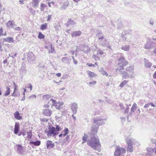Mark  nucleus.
I'll return each instance as SVG.
<instances>
[{"label":"nucleus","mask_w":156,"mask_h":156,"mask_svg":"<svg viewBox=\"0 0 156 156\" xmlns=\"http://www.w3.org/2000/svg\"><path fill=\"white\" fill-rule=\"evenodd\" d=\"M87 144L93 149L99 152L100 151L101 145L98 138L94 136H91L90 139L87 140Z\"/></svg>","instance_id":"f257e3e1"},{"label":"nucleus","mask_w":156,"mask_h":156,"mask_svg":"<svg viewBox=\"0 0 156 156\" xmlns=\"http://www.w3.org/2000/svg\"><path fill=\"white\" fill-rule=\"evenodd\" d=\"M118 59V64L116 65L115 71L116 73L120 70H123L124 69V66H126L128 62L123 57L122 54L121 53H119L117 54Z\"/></svg>","instance_id":"f03ea898"},{"label":"nucleus","mask_w":156,"mask_h":156,"mask_svg":"<svg viewBox=\"0 0 156 156\" xmlns=\"http://www.w3.org/2000/svg\"><path fill=\"white\" fill-rule=\"evenodd\" d=\"M44 132L47 133V135L48 137L51 136L55 137L56 135L58 134V133H56L55 131V128L53 126H51L49 125L48 130L45 129Z\"/></svg>","instance_id":"7ed1b4c3"},{"label":"nucleus","mask_w":156,"mask_h":156,"mask_svg":"<svg viewBox=\"0 0 156 156\" xmlns=\"http://www.w3.org/2000/svg\"><path fill=\"white\" fill-rule=\"evenodd\" d=\"M126 152V150L124 148L120 147L118 146L117 147L114 153L115 156H122Z\"/></svg>","instance_id":"20e7f679"},{"label":"nucleus","mask_w":156,"mask_h":156,"mask_svg":"<svg viewBox=\"0 0 156 156\" xmlns=\"http://www.w3.org/2000/svg\"><path fill=\"white\" fill-rule=\"evenodd\" d=\"M106 121V119H102L98 117H96L94 119V123L98 126L104 124Z\"/></svg>","instance_id":"39448f33"},{"label":"nucleus","mask_w":156,"mask_h":156,"mask_svg":"<svg viewBox=\"0 0 156 156\" xmlns=\"http://www.w3.org/2000/svg\"><path fill=\"white\" fill-rule=\"evenodd\" d=\"M99 43L101 46L106 47L112 50L111 42L107 40L105 38H104Z\"/></svg>","instance_id":"423d86ee"},{"label":"nucleus","mask_w":156,"mask_h":156,"mask_svg":"<svg viewBox=\"0 0 156 156\" xmlns=\"http://www.w3.org/2000/svg\"><path fill=\"white\" fill-rule=\"evenodd\" d=\"M126 142L127 144V151L131 152L133 151V149L132 144L133 141L131 139L127 137L126 139Z\"/></svg>","instance_id":"0eeeda50"},{"label":"nucleus","mask_w":156,"mask_h":156,"mask_svg":"<svg viewBox=\"0 0 156 156\" xmlns=\"http://www.w3.org/2000/svg\"><path fill=\"white\" fill-rule=\"evenodd\" d=\"M50 101H51L52 103V106H55L56 108L58 109H60L62 108V106L63 105V103L62 101L57 102L53 99H51Z\"/></svg>","instance_id":"6e6552de"},{"label":"nucleus","mask_w":156,"mask_h":156,"mask_svg":"<svg viewBox=\"0 0 156 156\" xmlns=\"http://www.w3.org/2000/svg\"><path fill=\"white\" fill-rule=\"evenodd\" d=\"M119 71H118L119 72ZM120 73L122 75V78L124 79H129V78H133L135 77L134 76L133 74H129L126 71L120 70Z\"/></svg>","instance_id":"1a4fd4ad"},{"label":"nucleus","mask_w":156,"mask_h":156,"mask_svg":"<svg viewBox=\"0 0 156 156\" xmlns=\"http://www.w3.org/2000/svg\"><path fill=\"white\" fill-rule=\"evenodd\" d=\"M17 147L16 151L19 154L24 156L25 155V151L23 150V147L21 145L17 144L15 146Z\"/></svg>","instance_id":"9d476101"},{"label":"nucleus","mask_w":156,"mask_h":156,"mask_svg":"<svg viewBox=\"0 0 156 156\" xmlns=\"http://www.w3.org/2000/svg\"><path fill=\"white\" fill-rule=\"evenodd\" d=\"M155 43L151 41V38H148L146 43L145 44V48L146 49L152 48L154 47Z\"/></svg>","instance_id":"9b49d317"},{"label":"nucleus","mask_w":156,"mask_h":156,"mask_svg":"<svg viewBox=\"0 0 156 156\" xmlns=\"http://www.w3.org/2000/svg\"><path fill=\"white\" fill-rule=\"evenodd\" d=\"M27 59L28 61L30 62L35 60V57L32 52H30L28 53Z\"/></svg>","instance_id":"f8f14e48"},{"label":"nucleus","mask_w":156,"mask_h":156,"mask_svg":"<svg viewBox=\"0 0 156 156\" xmlns=\"http://www.w3.org/2000/svg\"><path fill=\"white\" fill-rule=\"evenodd\" d=\"M7 27L9 28H14L16 26L13 20H9L6 23Z\"/></svg>","instance_id":"ddd939ff"},{"label":"nucleus","mask_w":156,"mask_h":156,"mask_svg":"<svg viewBox=\"0 0 156 156\" xmlns=\"http://www.w3.org/2000/svg\"><path fill=\"white\" fill-rule=\"evenodd\" d=\"M78 109L77 104L76 102H73L72 104L71 110L73 114L76 113Z\"/></svg>","instance_id":"4468645a"},{"label":"nucleus","mask_w":156,"mask_h":156,"mask_svg":"<svg viewBox=\"0 0 156 156\" xmlns=\"http://www.w3.org/2000/svg\"><path fill=\"white\" fill-rule=\"evenodd\" d=\"M46 147L47 149H50L53 148L55 146V145L52 143L51 140H48L46 143Z\"/></svg>","instance_id":"2eb2a0df"},{"label":"nucleus","mask_w":156,"mask_h":156,"mask_svg":"<svg viewBox=\"0 0 156 156\" xmlns=\"http://www.w3.org/2000/svg\"><path fill=\"white\" fill-rule=\"evenodd\" d=\"M137 107V105L135 103H134L131 108L130 112L128 115V116H131L133 114L134 112L135 111Z\"/></svg>","instance_id":"dca6fc26"},{"label":"nucleus","mask_w":156,"mask_h":156,"mask_svg":"<svg viewBox=\"0 0 156 156\" xmlns=\"http://www.w3.org/2000/svg\"><path fill=\"white\" fill-rule=\"evenodd\" d=\"M52 112L51 111L50 109H44L43 110L42 113L45 116H50Z\"/></svg>","instance_id":"f3484780"},{"label":"nucleus","mask_w":156,"mask_h":156,"mask_svg":"<svg viewBox=\"0 0 156 156\" xmlns=\"http://www.w3.org/2000/svg\"><path fill=\"white\" fill-rule=\"evenodd\" d=\"M147 154H148L151 156L154 153L156 154V147L154 149L152 148H147Z\"/></svg>","instance_id":"a211bd4d"},{"label":"nucleus","mask_w":156,"mask_h":156,"mask_svg":"<svg viewBox=\"0 0 156 156\" xmlns=\"http://www.w3.org/2000/svg\"><path fill=\"white\" fill-rule=\"evenodd\" d=\"M71 60L70 57H63L62 59V62L65 63L69 64Z\"/></svg>","instance_id":"6ab92c4d"},{"label":"nucleus","mask_w":156,"mask_h":156,"mask_svg":"<svg viewBox=\"0 0 156 156\" xmlns=\"http://www.w3.org/2000/svg\"><path fill=\"white\" fill-rule=\"evenodd\" d=\"M98 126L95 125H93L91 127V131L94 134H96L98 131Z\"/></svg>","instance_id":"aec40b11"},{"label":"nucleus","mask_w":156,"mask_h":156,"mask_svg":"<svg viewBox=\"0 0 156 156\" xmlns=\"http://www.w3.org/2000/svg\"><path fill=\"white\" fill-rule=\"evenodd\" d=\"M20 129V125L19 123L15 122L14 129V133L15 134H17L19 133Z\"/></svg>","instance_id":"412c9836"},{"label":"nucleus","mask_w":156,"mask_h":156,"mask_svg":"<svg viewBox=\"0 0 156 156\" xmlns=\"http://www.w3.org/2000/svg\"><path fill=\"white\" fill-rule=\"evenodd\" d=\"M41 143V141L39 140H36L35 141H30L29 142V144L32 147L33 145L36 146H39L40 145Z\"/></svg>","instance_id":"4be33fe9"},{"label":"nucleus","mask_w":156,"mask_h":156,"mask_svg":"<svg viewBox=\"0 0 156 156\" xmlns=\"http://www.w3.org/2000/svg\"><path fill=\"white\" fill-rule=\"evenodd\" d=\"M81 32L80 30L72 32L71 36L73 37L80 36L81 34Z\"/></svg>","instance_id":"5701e85b"},{"label":"nucleus","mask_w":156,"mask_h":156,"mask_svg":"<svg viewBox=\"0 0 156 156\" xmlns=\"http://www.w3.org/2000/svg\"><path fill=\"white\" fill-rule=\"evenodd\" d=\"M97 36L98 37V40L99 42L105 38L104 37L103 34L101 31H99Z\"/></svg>","instance_id":"b1692460"},{"label":"nucleus","mask_w":156,"mask_h":156,"mask_svg":"<svg viewBox=\"0 0 156 156\" xmlns=\"http://www.w3.org/2000/svg\"><path fill=\"white\" fill-rule=\"evenodd\" d=\"M144 66L147 68H151L152 65V63H151L148 59L146 58L144 59Z\"/></svg>","instance_id":"393cba45"},{"label":"nucleus","mask_w":156,"mask_h":156,"mask_svg":"<svg viewBox=\"0 0 156 156\" xmlns=\"http://www.w3.org/2000/svg\"><path fill=\"white\" fill-rule=\"evenodd\" d=\"M14 118L17 120H21L22 119V116L20 115L19 112L17 111L14 114Z\"/></svg>","instance_id":"a878e982"},{"label":"nucleus","mask_w":156,"mask_h":156,"mask_svg":"<svg viewBox=\"0 0 156 156\" xmlns=\"http://www.w3.org/2000/svg\"><path fill=\"white\" fill-rule=\"evenodd\" d=\"M3 39V40L5 42H8L9 43H14V41L13 40V38L10 37H9L7 38H4Z\"/></svg>","instance_id":"bb28decb"},{"label":"nucleus","mask_w":156,"mask_h":156,"mask_svg":"<svg viewBox=\"0 0 156 156\" xmlns=\"http://www.w3.org/2000/svg\"><path fill=\"white\" fill-rule=\"evenodd\" d=\"M39 3V1L38 0H32V4L34 8H37L38 7Z\"/></svg>","instance_id":"cd10ccee"},{"label":"nucleus","mask_w":156,"mask_h":156,"mask_svg":"<svg viewBox=\"0 0 156 156\" xmlns=\"http://www.w3.org/2000/svg\"><path fill=\"white\" fill-rule=\"evenodd\" d=\"M76 24V22L74 21L73 20L71 19H69L67 22V26H69L70 25L75 24Z\"/></svg>","instance_id":"c85d7f7f"},{"label":"nucleus","mask_w":156,"mask_h":156,"mask_svg":"<svg viewBox=\"0 0 156 156\" xmlns=\"http://www.w3.org/2000/svg\"><path fill=\"white\" fill-rule=\"evenodd\" d=\"M134 66H130L126 68L125 70L131 72L133 73H134Z\"/></svg>","instance_id":"c756f323"},{"label":"nucleus","mask_w":156,"mask_h":156,"mask_svg":"<svg viewBox=\"0 0 156 156\" xmlns=\"http://www.w3.org/2000/svg\"><path fill=\"white\" fill-rule=\"evenodd\" d=\"M90 51V48L87 46H84L81 51L85 53H87Z\"/></svg>","instance_id":"7c9ffc66"},{"label":"nucleus","mask_w":156,"mask_h":156,"mask_svg":"<svg viewBox=\"0 0 156 156\" xmlns=\"http://www.w3.org/2000/svg\"><path fill=\"white\" fill-rule=\"evenodd\" d=\"M87 73L89 76L90 78L94 77L97 76V74L95 73L90 71H87Z\"/></svg>","instance_id":"2f4dec72"},{"label":"nucleus","mask_w":156,"mask_h":156,"mask_svg":"<svg viewBox=\"0 0 156 156\" xmlns=\"http://www.w3.org/2000/svg\"><path fill=\"white\" fill-rule=\"evenodd\" d=\"M51 98V96L50 95L47 94L43 95L42 97V99L43 100L45 101H47Z\"/></svg>","instance_id":"473e14b6"},{"label":"nucleus","mask_w":156,"mask_h":156,"mask_svg":"<svg viewBox=\"0 0 156 156\" xmlns=\"http://www.w3.org/2000/svg\"><path fill=\"white\" fill-rule=\"evenodd\" d=\"M129 82L128 80H124L120 84L119 87L121 88H122L124 86L126 85Z\"/></svg>","instance_id":"72a5a7b5"},{"label":"nucleus","mask_w":156,"mask_h":156,"mask_svg":"<svg viewBox=\"0 0 156 156\" xmlns=\"http://www.w3.org/2000/svg\"><path fill=\"white\" fill-rule=\"evenodd\" d=\"M10 90L9 87H6V90L5 92V96H8L10 93Z\"/></svg>","instance_id":"f704fd0d"},{"label":"nucleus","mask_w":156,"mask_h":156,"mask_svg":"<svg viewBox=\"0 0 156 156\" xmlns=\"http://www.w3.org/2000/svg\"><path fill=\"white\" fill-rule=\"evenodd\" d=\"M129 45H126L121 47V49L125 51H128L129 50Z\"/></svg>","instance_id":"c9c22d12"},{"label":"nucleus","mask_w":156,"mask_h":156,"mask_svg":"<svg viewBox=\"0 0 156 156\" xmlns=\"http://www.w3.org/2000/svg\"><path fill=\"white\" fill-rule=\"evenodd\" d=\"M131 35L129 34H126V35H123L122 37L123 39L124 40L126 41H130L129 39H128V37H130Z\"/></svg>","instance_id":"e433bc0d"},{"label":"nucleus","mask_w":156,"mask_h":156,"mask_svg":"<svg viewBox=\"0 0 156 156\" xmlns=\"http://www.w3.org/2000/svg\"><path fill=\"white\" fill-rule=\"evenodd\" d=\"M47 24L46 23H44L41 25L40 29L42 30H44L47 28Z\"/></svg>","instance_id":"4c0bfd02"},{"label":"nucleus","mask_w":156,"mask_h":156,"mask_svg":"<svg viewBox=\"0 0 156 156\" xmlns=\"http://www.w3.org/2000/svg\"><path fill=\"white\" fill-rule=\"evenodd\" d=\"M27 138L28 139H31L32 135V131L31 130L27 132Z\"/></svg>","instance_id":"58836bf2"},{"label":"nucleus","mask_w":156,"mask_h":156,"mask_svg":"<svg viewBox=\"0 0 156 156\" xmlns=\"http://www.w3.org/2000/svg\"><path fill=\"white\" fill-rule=\"evenodd\" d=\"M38 38L39 39H43L44 38V36L41 32H39L38 36Z\"/></svg>","instance_id":"ea45409f"},{"label":"nucleus","mask_w":156,"mask_h":156,"mask_svg":"<svg viewBox=\"0 0 156 156\" xmlns=\"http://www.w3.org/2000/svg\"><path fill=\"white\" fill-rule=\"evenodd\" d=\"M55 126L56 127V128H55V131L56 132V133H58V131L61 130L62 129L59 126L57 125H55Z\"/></svg>","instance_id":"a19ab883"},{"label":"nucleus","mask_w":156,"mask_h":156,"mask_svg":"<svg viewBox=\"0 0 156 156\" xmlns=\"http://www.w3.org/2000/svg\"><path fill=\"white\" fill-rule=\"evenodd\" d=\"M69 131L68 129L67 128H66L63 131V132H64V133L63 134V136H65L67 135Z\"/></svg>","instance_id":"79ce46f5"},{"label":"nucleus","mask_w":156,"mask_h":156,"mask_svg":"<svg viewBox=\"0 0 156 156\" xmlns=\"http://www.w3.org/2000/svg\"><path fill=\"white\" fill-rule=\"evenodd\" d=\"M51 50L49 51V52L51 53H53L54 52H55V50L54 48L52 47V45L51 44L50 45Z\"/></svg>","instance_id":"37998d69"},{"label":"nucleus","mask_w":156,"mask_h":156,"mask_svg":"<svg viewBox=\"0 0 156 156\" xmlns=\"http://www.w3.org/2000/svg\"><path fill=\"white\" fill-rule=\"evenodd\" d=\"M9 44H5L3 47L4 49L6 52H8V49L9 48Z\"/></svg>","instance_id":"c03bdc74"},{"label":"nucleus","mask_w":156,"mask_h":156,"mask_svg":"<svg viewBox=\"0 0 156 156\" xmlns=\"http://www.w3.org/2000/svg\"><path fill=\"white\" fill-rule=\"evenodd\" d=\"M126 105L127 106L126 108L125 109L124 111V114H128L129 112V107L128 105L126 104Z\"/></svg>","instance_id":"a18cd8bd"},{"label":"nucleus","mask_w":156,"mask_h":156,"mask_svg":"<svg viewBox=\"0 0 156 156\" xmlns=\"http://www.w3.org/2000/svg\"><path fill=\"white\" fill-rule=\"evenodd\" d=\"M99 71L101 72V74L103 75L106 72L104 70V68H101Z\"/></svg>","instance_id":"49530a36"},{"label":"nucleus","mask_w":156,"mask_h":156,"mask_svg":"<svg viewBox=\"0 0 156 156\" xmlns=\"http://www.w3.org/2000/svg\"><path fill=\"white\" fill-rule=\"evenodd\" d=\"M82 139L83 140V142H82V144H83L87 141V136H83V137Z\"/></svg>","instance_id":"de8ad7c7"},{"label":"nucleus","mask_w":156,"mask_h":156,"mask_svg":"<svg viewBox=\"0 0 156 156\" xmlns=\"http://www.w3.org/2000/svg\"><path fill=\"white\" fill-rule=\"evenodd\" d=\"M119 105L120 107V108L122 109H124V107L123 105V104L121 102L119 103Z\"/></svg>","instance_id":"09e8293b"},{"label":"nucleus","mask_w":156,"mask_h":156,"mask_svg":"<svg viewBox=\"0 0 156 156\" xmlns=\"http://www.w3.org/2000/svg\"><path fill=\"white\" fill-rule=\"evenodd\" d=\"M97 83V82L95 81H92L91 82H89L88 84L90 85H95Z\"/></svg>","instance_id":"8fccbe9b"},{"label":"nucleus","mask_w":156,"mask_h":156,"mask_svg":"<svg viewBox=\"0 0 156 156\" xmlns=\"http://www.w3.org/2000/svg\"><path fill=\"white\" fill-rule=\"evenodd\" d=\"M104 54V52L101 50H99L97 53V54L98 55H103Z\"/></svg>","instance_id":"3c124183"},{"label":"nucleus","mask_w":156,"mask_h":156,"mask_svg":"<svg viewBox=\"0 0 156 156\" xmlns=\"http://www.w3.org/2000/svg\"><path fill=\"white\" fill-rule=\"evenodd\" d=\"M87 65L90 67H95V65L91 63H87L86 64Z\"/></svg>","instance_id":"603ef678"},{"label":"nucleus","mask_w":156,"mask_h":156,"mask_svg":"<svg viewBox=\"0 0 156 156\" xmlns=\"http://www.w3.org/2000/svg\"><path fill=\"white\" fill-rule=\"evenodd\" d=\"M93 58L96 60H97V59L99 60V57L98 56H96L95 55H94L93 56Z\"/></svg>","instance_id":"864d4df0"},{"label":"nucleus","mask_w":156,"mask_h":156,"mask_svg":"<svg viewBox=\"0 0 156 156\" xmlns=\"http://www.w3.org/2000/svg\"><path fill=\"white\" fill-rule=\"evenodd\" d=\"M100 112L99 111H94V115H98L99 114Z\"/></svg>","instance_id":"5fc2aeb1"},{"label":"nucleus","mask_w":156,"mask_h":156,"mask_svg":"<svg viewBox=\"0 0 156 156\" xmlns=\"http://www.w3.org/2000/svg\"><path fill=\"white\" fill-rule=\"evenodd\" d=\"M150 23L151 25H153L154 24V20L152 19H151L149 22Z\"/></svg>","instance_id":"6e6d98bb"},{"label":"nucleus","mask_w":156,"mask_h":156,"mask_svg":"<svg viewBox=\"0 0 156 156\" xmlns=\"http://www.w3.org/2000/svg\"><path fill=\"white\" fill-rule=\"evenodd\" d=\"M47 17H48V18H47V21H49L50 20V19L51 17V15H48V16Z\"/></svg>","instance_id":"4d7b16f0"},{"label":"nucleus","mask_w":156,"mask_h":156,"mask_svg":"<svg viewBox=\"0 0 156 156\" xmlns=\"http://www.w3.org/2000/svg\"><path fill=\"white\" fill-rule=\"evenodd\" d=\"M150 106V104H149V103L147 104H146L144 106V108H147L148 107H149Z\"/></svg>","instance_id":"13d9d810"},{"label":"nucleus","mask_w":156,"mask_h":156,"mask_svg":"<svg viewBox=\"0 0 156 156\" xmlns=\"http://www.w3.org/2000/svg\"><path fill=\"white\" fill-rule=\"evenodd\" d=\"M46 5L45 4H43V3H42L41 4V7H42V8H45L46 7Z\"/></svg>","instance_id":"bf43d9fd"},{"label":"nucleus","mask_w":156,"mask_h":156,"mask_svg":"<svg viewBox=\"0 0 156 156\" xmlns=\"http://www.w3.org/2000/svg\"><path fill=\"white\" fill-rule=\"evenodd\" d=\"M28 88H30V90H32V86L31 83H30L29 84V87H28Z\"/></svg>","instance_id":"052dcab7"},{"label":"nucleus","mask_w":156,"mask_h":156,"mask_svg":"<svg viewBox=\"0 0 156 156\" xmlns=\"http://www.w3.org/2000/svg\"><path fill=\"white\" fill-rule=\"evenodd\" d=\"M3 32V29L2 28H0V37L2 35Z\"/></svg>","instance_id":"680f3d73"},{"label":"nucleus","mask_w":156,"mask_h":156,"mask_svg":"<svg viewBox=\"0 0 156 156\" xmlns=\"http://www.w3.org/2000/svg\"><path fill=\"white\" fill-rule=\"evenodd\" d=\"M30 97L32 98H36V96L35 95H32Z\"/></svg>","instance_id":"e2e57ef3"},{"label":"nucleus","mask_w":156,"mask_h":156,"mask_svg":"<svg viewBox=\"0 0 156 156\" xmlns=\"http://www.w3.org/2000/svg\"><path fill=\"white\" fill-rule=\"evenodd\" d=\"M150 105H151V106L155 107V105L152 102H151L150 103H149Z\"/></svg>","instance_id":"0e129e2a"},{"label":"nucleus","mask_w":156,"mask_h":156,"mask_svg":"<svg viewBox=\"0 0 156 156\" xmlns=\"http://www.w3.org/2000/svg\"><path fill=\"white\" fill-rule=\"evenodd\" d=\"M73 62L75 65H77L78 63L76 59H74V60H73Z\"/></svg>","instance_id":"69168bd1"},{"label":"nucleus","mask_w":156,"mask_h":156,"mask_svg":"<svg viewBox=\"0 0 156 156\" xmlns=\"http://www.w3.org/2000/svg\"><path fill=\"white\" fill-rule=\"evenodd\" d=\"M15 29L16 30L19 31V30H20L21 29V28L19 27H16L15 28Z\"/></svg>","instance_id":"338daca9"},{"label":"nucleus","mask_w":156,"mask_h":156,"mask_svg":"<svg viewBox=\"0 0 156 156\" xmlns=\"http://www.w3.org/2000/svg\"><path fill=\"white\" fill-rule=\"evenodd\" d=\"M153 77L154 79H156V71L154 73L153 75Z\"/></svg>","instance_id":"774afa93"}]
</instances>
